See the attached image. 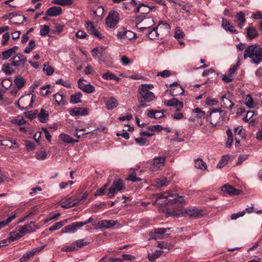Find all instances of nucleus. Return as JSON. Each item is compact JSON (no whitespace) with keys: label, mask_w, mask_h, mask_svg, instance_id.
Wrapping results in <instances>:
<instances>
[{"label":"nucleus","mask_w":262,"mask_h":262,"mask_svg":"<svg viewBox=\"0 0 262 262\" xmlns=\"http://www.w3.org/2000/svg\"><path fill=\"white\" fill-rule=\"evenodd\" d=\"M243 57L244 59L250 58L252 63L258 64L262 59V47H259L257 44L248 46L244 51Z\"/></svg>","instance_id":"obj_1"},{"label":"nucleus","mask_w":262,"mask_h":262,"mask_svg":"<svg viewBox=\"0 0 262 262\" xmlns=\"http://www.w3.org/2000/svg\"><path fill=\"white\" fill-rule=\"evenodd\" d=\"M156 198L157 200L166 199V200L164 201V204H173L179 207H180L181 204L184 202V199L183 196L178 197L177 194H171L170 192L157 194Z\"/></svg>","instance_id":"obj_2"},{"label":"nucleus","mask_w":262,"mask_h":262,"mask_svg":"<svg viewBox=\"0 0 262 262\" xmlns=\"http://www.w3.org/2000/svg\"><path fill=\"white\" fill-rule=\"evenodd\" d=\"M225 112L220 109H212L210 112V123L212 126L221 125L224 120Z\"/></svg>","instance_id":"obj_3"},{"label":"nucleus","mask_w":262,"mask_h":262,"mask_svg":"<svg viewBox=\"0 0 262 262\" xmlns=\"http://www.w3.org/2000/svg\"><path fill=\"white\" fill-rule=\"evenodd\" d=\"M138 99L139 102H150L155 99V95L148 88L139 87L138 90Z\"/></svg>","instance_id":"obj_4"},{"label":"nucleus","mask_w":262,"mask_h":262,"mask_svg":"<svg viewBox=\"0 0 262 262\" xmlns=\"http://www.w3.org/2000/svg\"><path fill=\"white\" fill-rule=\"evenodd\" d=\"M125 188V186L123 181L120 179H116L114 180L112 185L108 189L107 196L111 198L118 191H122Z\"/></svg>","instance_id":"obj_5"},{"label":"nucleus","mask_w":262,"mask_h":262,"mask_svg":"<svg viewBox=\"0 0 262 262\" xmlns=\"http://www.w3.org/2000/svg\"><path fill=\"white\" fill-rule=\"evenodd\" d=\"M139 16L137 17L139 23H136V27L140 30V31L147 29L153 26L155 24L154 21L151 17H144L141 20L139 19Z\"/></svg>","instance_id":"obj_6"},{"label":"nucleus","mask_w":262,"mask_h":262,"mask_svg":"<svg viewBox=\"0 0 262 262\" xmlns=\"http://www.w3.org/2000/svg\"><path fill=\"white\" fill-rule=\"evenodd\" d=\"M185 214L192 217H197L202 215L203 211L198 208H193L192 209H186L184 212L180 213H171L172 216L177 217L184 216Z\"/></svg>","instance_id":"obj_7"},{"label":"nucleus","mask_w":262,"mask_h":262,"mask_svg":"<svg viewBox=\"0 0 262 262\" xmlns=\"http://www.w3.org/2000/svg\"><path fill=\"white\" fill-rule=\"evenodd\" d=\"M119 20L118 13L115 11H111L105 19V24L108 27L113 28L117 24Z\"/></svg>","instance_id":"obj_8"},{"label":"nucleus","mask_w":262,"mask_h":262,"mask_svg":"<svg viewBox=\"0 0 262 262\" xmlns=\"http://www.w3.org/2000/svg\"><path fill=\"white\" fill-rule=\"evenodd\" d=\"M165 157H158L153 159L152 165L150 168L151 171H156L161 169L165 165Z\"/></svg>","instance_id":"obj_9"},{"label":"nucleus","mask_w":262,"mask_h":262,"mask_svg":"<svg viewBox=\"0 0 262 262\" xmlns=\"http://www.w3.org/2000/svg\"><path fill=\"white\" fill-rule=\"evenodd\" d=\"M85 27L89 33L95 37H97L100 39H102L104 37L102 34H101L94 26V24L93 22L90 21H86Z\"/></svg>","instance_id":"obj_10"},{"label":"nucleus","mask_w":262,"mask_h":262,"mask_svg":"<svg viewBox=\"0 0 262 262\" xmlns=\"http://www.w3.org/2000/svg\"><path fill=\"white\" fill-rule=\"evenodd\" d=\"M34 95H32L30 97V95L28 94L25 96H21L19 99L21 104V108L23 110H27L32 107V103L33 102Z\"/></svg>","instance_id":"obj_11"},{"label":"nucleus","mask_w":262,"mask_h":262,"mask_svg":"<svg viewBox=\"0 0 262 262\" xmlns=\"http://www.w3.org/2000/svg\"><path fill=\"white\" fill-rule=\"evenodd\" d=\"M233 96L231 94L228 92L224 94L221 97V101L225 108L231 110L234 105V103L232 101Z\"/></svg>","instance_id":"obj_12"},{"label":"nucleus","mask_w":262,"mask_h":262,"mask_svg":"<svg viewBox=\"0 0 262 262\" xmlns=\"http://www.w3.org/2000/svg\"><path fill=\"white\" fill-rule=\"evenodd\" d=\"M84 79L81 78L78 81V88L84 92L86 93H92L95 91V87L90 83L85 84L83 83Z\"/></svg>","instance_id":"obj_13"},{"label":"nucleus","mask_w":262,"mask_h":262,"mask_svg":"<svg viewBox=\"0 0 262 262\" xmlns=\"http://www.w3.org/2000/svg\"><path fill=\"white\" fill-rule=\"evenodd\" d=\"M83 198H69L68 199H64L62 200L61 207L63 208H69L76 205Z\"/></svg>","instance_id":"obj_14"},{"label":"nucleus","mask_w":262,"mask_h":262,"mask_svg":"<svg viewBox=\"0 0 262 262\" xmlns=\"http://www.w3.org/2000/svg\"><path fill=\"white\" fill-rule=\"evenodd\" d=\"M104 103L107 110H112L118 105V100L114 97H104Z\"/></svg>","instance_id":"obj_15"},{"label":"nucleus","mask_w":262,"mask_h":262,"mask_svg":"<svg viewBox=\"0 0 262 262\" xmlns=\"http://www.w3.org/2000/svg\"><path fill=\"white\" fill-rule=\"evenodd\" d=\"M82 227V222H74L66 226L62 230L63 233H74Z\"/></svg>","instance_id":"obj_16"},{"label":"nucleus","mask_w":262,"mask_h":262,"mask_svg":"<svg viewBox=\"0 0 262 262\" xmlns=\"http://www.w3.org/2000/svg\"><path fill=\"white\" fill-rule=\"evenodd\" d=\"M164 104L168 106L174 107L177 111H180L184 106L183 102L182 101H179L176 98L165 100Z\"/></svg>","instance_id":"obj_17"},{"label":"nucleus","mask_w":262,"mask_h":262,"mask_svg":"<svg viewBox=\"0 0 262 262\" xmlns=\"http://www.w3.org/2000/svg\"><path fill=\"white\" fill-rule=\"evenodd\" d=\"M93 57L94 58L101 60L103 57L106 56L105 48L96 47L92 51Z\"/></svg>","instance_id":"obj_18"},{"label":"nucleus","mask_w":262,"mask_h":262,"mask_svg":"<svg viewBox=\"0 0 262 262\" xmlns=\"http://www.w3.org/2000/svg\"><path fill=\"white\" fill-rule=\"evenodd\" d=\"M16 58H18V59L15 60H13L12 61V65L15 67L24 66L25 64V63L27 61L26 57L24 55H23L20 53L15 55L13 57V59H15Z\"/></svg>","instance_id":"obj_19"},{"label":"nucleus","mask_w":262,"mask_h":262,"mask_svg":"<svg viewBox=\"0 0 262 262\" xmlns=\"http://www.w3.org/2000/svg\"><path fill=\"white\" fill-rule=\"evenodd\" d=\"M18 47L17 46H14L11 48H10L2 53V60H7L11 57H14L16 54V51Z\"/></svg>","instance_id":"obj_20"},{"label":"nucleus","mask_w":262,"mask_h":262,"mask_svg":"<svg viewBox=\"0 0 262 262\" xmlns=\"http://www.w3.org/2000/svg\"><path fill=\"white\" fill-rule=\"evenodd\" d=\"M234 17L235 21L237 24V26L242 29L246 21L245 13L242 11L237 12Z\"/></svg>","instance_id":"obj_21"},{"label":"nucleus","mask_w":262,"mask_h":262,"mask_svg":"<svg viewBox=\"0 0 262 262\" xmlns=\"http://www.w3.org/2000/svg\"><path fill=\"white\" fill-rule=\"evenodd\" d=\"M62 13V9L58 6H53L49 8L46 11V14L51 17H56L60 15Z\"/></svg>","instance_id":"obj_22"},{"label":"nucleus","mask_w":262,"mask_h":262,"mask_svg":"<svg viewBox=\"0 0 262 262\" xmlns=\"http://www.w3.org/2000/svg\"><path fill=\"white\" fill-rule=\"evenodd\" d=\"M222 191L229 195H237L240 192L239 190L234 188L228 184H225L222 187Z\"/></svg>","instance_id":"obj_23"},{"label":"nucleus","mask_w":262,"mask_h":262,"mask_svg":"<svg viewBox=\"0 0 262 262\" xmlns=\"http://www.w3.org/2000/svg\"><path fill=\"white\" fill-rule=\"evenodd\" d=\"M70 114L72 116H86L88 115V110L83 107H75L70 111Z\"/></svg>","instance_id":"obj_24"},{"label":"nucleus","mask_w":262,"mask_h":262,"mask_svg":"<svg viewBox=\"0 0 262 262\" xmlns=\"http://www.w3.org/2000/svg\"><path fill=\"white\" fill-rule=\"evenodd\" d=\"M247 30V38L249 40H252L259 36V33L255 28L251 26L248 27Z\"/></svg>","instance_id":"obj_25"},{"label":"nucleus","mask_w":262,"mask_h":262,"mask_svg":"<svg viewBox=\"0 0 262 262\" xmlns=\"http://www.w3.org/2000/svg\"><path fill=\"white\" fill-rule=\"evenodd\" d=\"M59 139L66 144H74L78 142V140H75L69 135L61 133L59 136Z\"/></svg>","instance_id":"obj_26"},{"label":"nucleus","mask_w":262,"mask_h":262,"mask_svg":"<svg viewBox=\"0 0 262 262\" xmlns=\"http://www.w3.org/2000/svg\"><path fill=\"white\" fill-rule=\"evenodd\" d=\"M117 221L111 220H102L98 222V227L99 228H110L116 224Z\"/></svg>","instance_id":"obj_27"},{"label":"nucleus","mask_w":262,"mask_h":262,"mask_svg":"<svg viewBox=\"0 0 262 262\" xmlns=\"http://www.w3.org/2000/svg\"><path fill=\"white\" fill-rule=\"evenodd\" d=\"M169 87L174 86L173 88L170 90V94L172 96H175L178 95L179 93L175 92L176 89H179L181 91L179 93L180 95H183L184 93V90L182 89V86L180 85L177 82H173L172 84H171L169 86Z\"/></svg>","instance_id":"obj_28"},{"label":"nucleus","mask_w":262,"mask_h":262,"mask_svg":"<svg viewBox=\"0 0 262 262\" xmlns=\"http://www.w3.org/2000/svg\"><path fill=\"white\" fill-rule=\"evenodd\" d=\"M158 28L156 29L153 28L152 30L148 33V36L150 39H156L157 38H162L164 36V34H160L158 32Z\"/></svg>","instance_id":"obj_29"},{"label":"nucleus","mask_w":262,"mask_h":262,"mask_svg":"<svg viewBox=\"0 0 262 262\" xmlns=\"http://www.w3.org/2000/svg\"><path fill=\"white\" fill-rule=\"evenodd\" d=\"M49 116L48 112L43 108H41L40 113L37 115L38 120L42 123H46L49 119Z\"/></svg>","instance_id":"obj_30"},{"label":"nucleus","mask_w":262,"mask_h":262,"mask_svg":"<svg viewBox=\"0 0 262 262\" xmlns=\"http://www.w3.org/2000/svg\"><path fill=\"white\" fill-rule=\"evenodd\" d=\"M163 253V251L160 250H156L154 252L148 253V259L151 262H155L156 259L159 257Z\"/></svg>","instance_id":"obj_31"},{"label":"nucleus","mask_w":262,"mask_h":262,"mask_svg":"<svg viewBox=\"0 0 262 262\" xmlns=\"http://www.w3.org/2000/svg\"><path fill=\"white\" fill-rule=\"evenodd\" d=\"M55 104L57 106L63 105L65 104L64 97L63 95L57 93L54 95Z\"/></svg>","instance_id":"obj_32"},{"label":"nucleus","mask_w":262,"mask_h":262,"mask_svg":"<svg viewBox=\"0 0 262 262\" xmlns=\"http://www.w3.org/2000/svg\"><path fill=\"white\" fill-rule=\"evenodd\" d=\"M14 82L18 89H20L25 85L26 80L21 76H17L15 77Z\"/></svg>","instance_id":"obj_33"},{"label":"nucleus","mask_w":262,"mask_h":262,"mask_svg":"<svg viewBox=\"0 0 262 262\" xmlns=\"http://www.w3.org/2000/svg\"><path fill=\"white\" fill-rule=\"evenodd\" d=\"M192 113L193 114L194 116L198 119L204 118L206 117L205 112L203 111L199 107L193 109Z\"/></svg>","instance_id":"obj_34"},{"label":"nucleus","mask_w":262,"mask_h":262,"mask_svg":"<svg viewBox=\"0 0 262 262\" xmlns=\"http://www.w3.org/2000/svg\"><path fill=\"white\" fill-rule=\"evenodd\" d=\"M67 222H68L67 220H64L58 222H57L53 225H52L51 227H50L49 230L50 231H53L59 229L63 226H64V224H66Z\"/></svg>","instance_id":"obj_35"},{"label":"nucleus","mask_w":262,"mask_h":262,"mask_svg":"<svg viewBox=\"0 0 262 262\" xmlns=\"http://www.w3.org/2000/svg\"><path fill=\"white\" fill-rule=\"evenodd\" d=\"M82 94L80 92L76 93L71 96L70 102L72 104H76L81 102V98Z\"/></svg>","instance_id":"obj_36"},{"label":"nucleus","mask_w":262,"mask_h":262,"mask_svg":"<svg viewBox=\"0 0 262 262\" xmlns=\"http://www.w3.org/2000/svg\"><path fill=\"white\" fill-rule=\"evenodd\" d=\"M16 213H13L12 215L9 216L6 220H4L0 222V230L11 222L14 219L16 218Z\"/></svg>","instance_id":"obj_37"},{"label":"nucleus","mask_w":262,"mask_h":262,"mask_svg":"<svg viewBox=\"0 0 262 262\" xmlns=\"http://www.w3.org/2000/svg\"><path fill=\"white\" fill-rule=\"evenodd\" d=\"M12 66V63H5L3 66L2 71L7 75H11L14 72Z\"/></svg>","instance_id":"obj_38"},{"label":"nucleus","mask_w":262,"mask_h":262,"mask_svg":"<svg viewBox=\"0 0 262 262\" xmlns=\"http://www.w3.org/2000/svg\"><path fill=\"white\" fill-rule=\"evenodd\" d=\"M195 167L204 170L207 169V165L206 163L201 159H197L195 160Z\"/></svg>","instance_id":"obj_39"},{"label":"nucleus","mask_w":262,"mask_h":262,"mask_svg":"<svg viewBox=\"0 0 262 262\" xmlns=\"http://www.w3.org/2000/svg\"><path fill=\"white\" fill-rule=\"evenodd\" d=\"M102 77L104 79H106V80L114 79L117 81H119L120 80V78L119 77L116 76L114 74L111 73L109 71L104 73L102 75Z\"/></svg>","instance_id":"obj_40"},{"label":"nucleus","mask_w":262,"mask_h":262,"mask_svg":"<svg viewBox=\"0 0 262 262\" xmlns=\"http://www.w3.org/2000/svg\"><path fill=\"white\" fill-rule=\"evenodd\" d=\"M73 2V0H53L52 3L62 6H65L72 5Z\"/></svg>","instance_id":"obj_41"},{"label":"nucleus","mask_w":262,"mask_h":262,"mask_svg":"<svg viewBox=\"0 0 262 262\" xmlns=\"http://www.w3.org/2000/svg\"><path fill=\"white\" fill-rule=\"evenodd\" d=\"M245 104L249 108H254L256 106L253 98L250 95H247L245 98Z\"/></svg>","instance_id":"obj_42"},{"label":"nucleus","mask_w":262,"mask_h":262,"mask_svg":"<svg viewBox=\"0 0 262 262\" xmlns=\"http://www.w3.org/2000/svg\"><path fill=\"white\" fill-rule=\"evenodd\" d=\"M23 237L20 232L17 228L15 231L11 232L10 234L9 238L11 241H14Z\"/></svg>","instance_id":"obj_43"},{"label":"nucleus","mask_w":262,"mask_h":262,"mask_svg":"<svg viewBox=\"0 0 262 262\" xmlns=\"http://www.w3.org/2000/svg\"><path fill=\"white\" fill-rule=\"evenodd\" d=\"M35 157L37 160H43L47 158V154L45 150H40L36 152Z\"/></svg>","instance_id":"obj_44"},{"label":"nucleus","mask_w":262,"mask_h":262,"mask_svg":"<svg viewBox=\"0 0 262 262\" xmlns=\"http://www.w3.org/2000/svg\"><path fill=\"white\" fill-rule=\"evenodd\" d=\"M43 71L48 76L52 75L54 72V69L51 66H48L47 63L43 64Z\"/></svg>","instance_id":"obj_45"},{"label":"nucleus","mask_w":262,"mask_h":262,"mask_svg":"<svg viewBox=\"0 0 262 262\" xmlns=\"http://www.w3.org/2000/svg\"><path fill=\"white\" fill-rule=\"evenodd\" d=\"M61 250L62 251L66 252H73L77 250V249L76 248V244L75 242H73L70 245L62 248Z\"/></svg>","instance_id":"obj_46"},{"label":"nucleus","mask_w":262,"mask_h":262,"mask_svg":"<svg viewBox=\"0 0 262 262\" xmlns=\"http://www.w3.org/2000/svg\"><path fill=\"white\" fill-rule=\"evenodd\" d=\"M156 182L158 187H162L168 185L169 182L166 178H163L162 179H157Z\"/></svg>","instance_id":"obj_47"},{"label":"nucleus","mask_w":262,"mask_h":262,"mask_svg":"<svg viewBox=\"0 0 262 262\" xmlns=\"http://www.w3.org/2000/svg\"><path fill=\"white\" fill-rule=\"evenodd\" d=\"M133 32L130 31H125L122 32H119L118 33V36H119L121 38H127L128 39H131L132 38L131 36Z\"/></svg>","instance_id":"obj_48"},{"label":"nucleus","mask_w":262,"mask_h":262,"mask_svg":"<svg viewBox=\"0 0 262 262\" xmlns=\"http://www.w3.org/2000/svg\"><path fill=\"white\" fill-rule=\"evenodd\" d=\"M174 37L177 39H182L184 37V32L179 27L176 29Z\"/></svg>","instance_id":"obj_49"},{"label":"nucleus","mask_w":262,"mask_h":262,"mask_svg":"<svg viewBox=\"0 0 262 262\" xmlns=\"http://www.w3.org/2000/svg\"><path fill=\"white\" fill-rule=\"evenodd\" d=\"M35 46V41L33 40H31L29 43L28 47L26 48L24 52L26 54L30 53Z\"/></svg>","instance_id":"obj_50"},{"label":"nucleus","mask_w":262,"mask_h":262,"mask_svg":"<svg viewBox=\"0 0 262 262\" xmlns=\"http://www.w3.org/2000/svg\"><path fill=\"white\" fill-rule=\"evenodd\" d=\"M126 180H128L134 182H140L142 180V179L140 178L137 177L136 173L135 171L130 173L128 176V177L126 179Z\"/></svg>","instance_id":"obj_51"},{"label":"nucleus","mask_w":262,"mask_h":262,"mask_svg":"<svg viewBox=\"0 0 262 262\" xmlns=\"http://www.w3.org/2000/svg\"><path fill=\"white\" fill-rule=\"evenodd\" d=\"M27 227H28V226L24 225L23 226H19L17 228L20 232L22 236L25 235L26 234L31 232V229H28Z\"/></svg>","instance_id":"obj_52"},{"label":"nucleus","mask_w":262,"mask_h":262,"mask_svg":"<svg viewBox=\"0 0 262 262\" xmlns=\"http://www.w3.org/2000/svg\"><path fill=\"white\" fill-rule=\"evenodd\" d=\"M137 12H140L142 14L148 13L149 12V9L148 7L144 5H141L136 10Z\"/></svg>","instance_id":"obj_53"},{"label":"nucleus","mask_w":262,"mask_h":262,"mask_svg":"<svg viewBox=\"0 0 262 262\" xmlns=\"http://www.w3.org/2000/svg\"><path fill=\"white\" fill-rule=\"evenodd\" d=\"M74 242L76 244V248H77V250L81 248L83 246L86 245L90 243V242H89L84 241V239H83L77 240Z\"/></svg>","instance_id":"obj_54"},{"label":"nucleus","mask_w":262,"mask_h":262,"mask_svg":"<svg viewBox=\"0 0 262 262\" xmlns=\"http://www.w3.org/2000/svg\"><path fill=\"white\" fill-rule=\"evenodd\" d=\"M33 254H31V251L25 254L19 259L20 262H26L30 258L33 257Z\"/></svg>","instance_id":"obj_55"},{"label":"nucleus","mask_w":262,"mask_h":262,"mask_svg":"<svg viewBox=\"0 0 262 262\" xmlns=\"http://www.w3.org/2000/svg\"><path fill=\"white\" fill-rule=\"evenodd\" d=\"M50 31L49 27L47 25H43L41 26L40 30V34L41 36H46Z\"/></svg>","instance_id":"obj_56"},{"label":"nucleus","mask_w":262,"mask_h":262,"mask_svg":"<svg viewBox=\"0 0 262 262\" xmlns=\"http://www.w3.org/2000/svg\"><path fill=\"white\" fill-rule=\"evenodd\" d=\"M218 101L216 99L211 97H207L205 101V103L208 105L214 106L217 104Z\"/></svg>","instance_id":"obj_57"},{"label":"nucleus","mask_w":262,"mask_h":262,"mask_svg":"<svg viewBox=\"0 0 262 262\" xmlns=\"http://www.w3.org/2000/svg\"><path fill=\"white\" fill-rule=\"evenodd\" d=\"M159 29L164 28L166 30V33H168L170 29V25L167 22H162L159 25Z\"/></svg>","instance_id":"obj_58"},{"label":"nucleus","mask_w":262,"mask_h":262,"mask_svg":"<svg viewBox=\"0 0 262 262\" xmlns=\"http://www.w3.org/2000/svg\"><path fill=\"white\" fill-rule=\"evenodd\" d=\"M170 228H158V229H155L154 230L153 232L155 234H159L160 235H163L164 233L166 232L167 231L169 230Z\"/></svg>","instance_id":"obj_59"},{"label":"nucleus","mask_w":262,"mask_h":262,"mask_svg":"<svg viewBox=\"0 0 262 262\" xmlns=\"http://www.w3.org/2000/svg\"><path fill=\"white\" fill-rule=\"evenodd\" d=\"M228 161V158L227 157L224 156L222 157V159L220 161L219 163L217 165V168H222L223 166H224L227 163Z\"/></svg>","instance_id":"obj_60"},{"label":"nucleus","mask_w":262,"mask_h":262,"mask_svg":"<svg viewBox=\"0 0 262 262\" xmlns=\"http://www.w3.org/2000/svg\"><path fill=\"white\" fill-rule=\"evenodd\" d=\"M37 113L38 111L37 110H35L34 111H29L27 113H25V114L26 116L30 120H33L36 117Z\"/></svg>","instance_id":"obj_61"},{"label":"nucleus","mask_w":262,"mask_h":262,"mask_svg":"<svg viewBox=\"0 0 262 262\" xmlns=\"http://www.w3.org/2000/svg\"><path fill=\"white\" fill-rule=\"evenodd\" d=\"M13 122L18 125H21L26 123V121L23 117L18 116L17 118L13 120Z\"/></svg>","instance_id":"obj_62"},{"label":"nucleus","mask_w":262,"mask_h":262,"mask_svg":"<svg viewBox=\"0 0 262 262\" xmlns=\"http://www.w3.org/2000/svg\"><path fill=\"white\" fill-rule=\"evenodd\" d=\"M56 84H61L64 86H66L67 88H70L71 84L70 82H68L67 81H64L63 79H59L58 80L56 81Z\"/></svg>","instance_id":"obj_63"},{"label":"nucleus","mask_w":262,"mask_h":262,"mask_svg":"<svg viewBox=\"0 0 262 262\" xmlns=\"http://www.w3.org/2000/svg\"><path fill=\"white\" fill-rule=\"evenodd\" d=\"M2 85L6 89H8L12 84V81L9 79H5L1 82Z\"/></svg>","instance_id":"obj_64"}]
</instances>
